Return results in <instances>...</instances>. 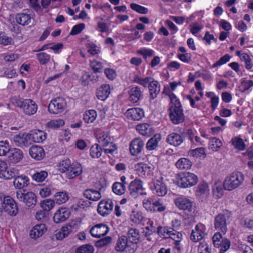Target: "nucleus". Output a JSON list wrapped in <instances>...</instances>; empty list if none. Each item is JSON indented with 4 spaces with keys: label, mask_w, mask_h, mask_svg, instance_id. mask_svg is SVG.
<instances>
[{
    "label": "nucleus",
    "mask_w": 253,
    "mask_h": 253,
    "mask_svg": "<svg viewBox=\"0 0 253 253\" xmlns=\"http://www.w3.org/2000/svg\"><path fill=\"white\" fill-rule=\"evenodd\" d=\"M130 7L133 10L141 14H146L148 11V10L147 8L136 3H131L130 4Z\"/></svg>",
    "instance_id": "nucleus-60"
},
{
    "label": "nucleus",
    "mask_w": 253,
    "mask_h": 253,
    "mask_svg": "<svg viewBox=\"0 0 253 253\" xmlns=\"http://www.w3.org/2000/svg\"><path fill=\"white\" fill-rule=\"evenodd\" d=\"M16 197L29 208H33L37 204L36 195L32 192H27L26 190L17 191Z\"/></svg>",
    "instance_id": "nucleus-5"
},
{
    "label": "nucleus",
    "mask_w": 253,
    "mask_h": 253,
    "mask_svg": "<svg viewBox=\"0 0 253 253\" xmlns=\"http://www.w3.org/2000/svg\"><path fill=\"white\" fill-rule=\"evenodd\" d=\"M161 140V135L156 134L151 138L146 144V148L149 150H153L158 146L159 142Z\"/></svg>",
    "instance_id": "nucleus-32"
},
{
    "label": "nucleus",
    "mask_w": 253,
    "mask_h": 253,
    "mask_svg": "<svg viewBox=\"0 0 253 253\" xmlns=\"http://www.w3.org/2000/svg\"><path fill=\"white\" fill-rule=\"evenodd\" d=\"M90 66L95 73H101L102 71L103 66L100 62L93 61L91 63Z\"/></svg>",
    "instance_id": "nucleus-59"
},
{
    "label": "nucleus",
    "mask_w": 253,
    "mask_h": 253,
    "mask_svg": "<svg viewBox=\"0 0 253 253\" xmlns=\"http://www.w3.org/2000/svg\"><path fill=\"white\" fill-rule=\"evenodd\" d=\"M244 179L242 172H233L225 178L223 184L224 189L228 191L234 190L243 184Z\"/></svg>",
    "instance_id": "nucleus-2"
},
{
    "label": "nucleus",
    "mask_w": 253,
    "mask_h": 253,
    "mask_svg": "<svg viewBox=\"0 0 253 253\" xmlns=\"http://www.w3.org/2000/svg\"><path fill=\"white\" fill-rule=\"evenodd\" d=\"M64 125V121L62 119L52 120L48 122L47 126L49 128H57Z\"/></svg>",
    "instance_id": "nucleus-55"
},
{
    "label": "nucleus",
    "mask_w": 253,
    "mask_h": 253,
    "mask_svg": "<svg viewBox=\"0 0 253 253\" xmlns=\"http://www.w3.org/2000/svg\"><path fill=\"white\" fill-rule=\"evenodd\" d=\"M176 184L181 188H186L195 185L198 181L197 176L189 172L179 173Z\"/></svg>",
    "instance_id": "nucleus-4"
},
{
    "label": "nucleus",
    "mask_w": 253,
    "mask_h": 253,
    "mask_svg": "<svg viewBox=\"0 0 253 253\" xmlns=\"http://www.w3.org/2000/svg\"><path fill=\"white\" fill-rule=\"evenodd\" d=\"M24 12L16 14L15 20L16 22L23 26L29 25L32 22V17L28 12H30L29 9H24Z\"/></svg>",
    "instance_id": "nucleus-12"
},
{
    "label": "nucleus",
    "mask_w": 253,
    "mask_h": 253,
    "mask_svg": "<svg viewBox=\"0 0 253 253\" xmlns=\"http://www.w3.org/2000/svg\"><path fill=\"white\" fill-rule=\"evenodd\" d=\"M152 189L155 191L156 194L159 196H163L167 192L166 185L160 180H157L154 182Z\"/></svg>",
    "instance_id": "nucleus-25"
},
{
    "label": "nucleus",
    "mask_w": 253,
    "mask_h": 253,
    "mask_svg": "<svg viewBox=\"0 0 253 253\" xmlns=\"http://www.w3.org/2000/svg\"><path fill=\"white\" fill-rule=\"evenodd\" d=\"M231 142L234 148L238 150L243 151L246 149V145L243 140L239 137L232 138Z\"/></svg>",
    "instance_id": "nucleus-35"
},
{
    "label": "nucleus",
    "mask_w": 253,
    "mask_h": 253,
    "mask_svg": "<svg viewBox=\"0 0 253 253\" xmlns=\"http://www.w3.org/2000/svg\"><path fill=\"white\" fill-rule=\"evenodd\" d=\"M40 63L42 65L47 64L50 60V56L45 52H41L36 54Z\"/></svg>",
    "instance_id": "nucleus-51"
},
{
    "label": "nucleus",
    "mask_w": 253,
    "mask_h": 253,
    "mask_svg": "<svg viewBox=\"0 0 253 253\" xmlns=\"http://www.w3.org/2000/svg\"><path fill=\"white\" fill-rule=\"evenodd\" d=\"M126 248V238L125 236H122L119 238L115 249L118 252H123Z\"/></svg>",
    "instance_id": "nucleus-43"
},
{
    "label": "nucleus",
    "mask_w": 253,
    "mask_h": 253,
    "mask_svg": "<svg viewBox=\"0 0 253 253\" xmlns=\"http://www.w3.org/2000/svg\"><path fill=\"white\" fill-rule=\"evenodd\" d=\"M212 242L216 248L220 247V253H224L230 247V241L227 238H223L220 233H215L212 237Z\"/></svg>",
    "instance_id": "nucleus-7"
},
{
    "label": "nucleus",
    "mask_w": 253,
    "mask_h": 253,
    "mask_svg": "<svg viewBox=\"0 0 253 253\" xmlns=\"http://www.w3.org/2000/svg\"><path fill=\"white\" fill-rule=\"evenodd\" d=\"M68 199V195L66 192H57L55 195V201L56 204L59 205L65 203Z\"/></svg>",
    "instance_id": "nucleus-42"
},
{
    "label": "nucleus",
    "mask_w": 253,
    "mask_h": 253,
    "mask_svg": "<svg viewBox=\"0 0 253 253\" xmlns=\"http://www.w3.org/2000/svg\"><path fill=\"white\" fill-rule=\"evenodd\" d=\"M71 161L69 159L62 160L59 166L58 169L61 172L69 171L71 166Z\"/></svg>",
    "instance_id": "nucleus-47"
},
{
    "label": "nucleus",
    "mask_w": 253,
    "mask_h": 253,
    "mask_svg": "<svg viewBox=\"0 0 253 253\" xmlns=\"http://www.w3.org/2000/svg\"><path fill=\"white\" fill-rule=\"evenodd\" d=\"M104 73L106 77L110 80H113L117 76L115 71L112 69L106 68L104 70Z\"/></svg>",
    "instance_id": "nucleus-64"
},
{
    "label": "nucleus",
    "mask_w": 253,
    "mask_h": 253,
    "mask_svg": "<svg viewBox=\"0 0 253 253\" xmlns=\"http://www.w3.org/2000/svg\"><path fill=\"white\" fill-rule=\"evenodd\" d=\"M17 169L14 168L9 169L7 168L2 172H0V178L4 179H10L16 176Z\"/></svg>",
    "instance_id": "nucleus-33"
},
{
    "label": "nucleus",
    "mask_w": 253,
    "mask_h": 253,
    "mask_svg": "<svg viewBox=\"0 0 253 253\" xmlns=\"http://www.w3.org/2000/svg\"><path fill=\"white\" fill-rule=\"evenodd\" d=\"M21 109H23L25 114L32 115L36 113L38 109V105L32 99H24V104Z\"/></svg>",
    "instance_id": "nucleus-14"
},
{
    "label": "nucleus",
    "mask_w": 253,
    "mask_h": 253,
    "mask_svg": "<svg viewBox=\"0 0 253 253\" xmlns=\"http://www.w3.org/2000/svg\"><path fill=\"white\" fill-rule=\"evenodd\" d=\"M13 141L17 146L28 147L33 142L30 133H20L13 137Z\"/></svg>",
    "instance_id": "nucleus-10"
},
{
    "label": "nucleus",
    "mask_w": 253,
    "mask_h": 253,
    "mask_svg": "<svg viewBox=\"0 0 253 253\" xmlns=\"http://www.w3.org/2000/svg\"><path fill=\"white\" fill-rule=\"evenodd\" d=\"M154 203L153 199L151 197L144 198L143 199L142 203L143 207L148 211L154 212L155 209H154Z\"/></svg>",
    "instance_id": "nucleus-46"
},
{
    "label": "nucleus",
    "mask_w": 253,
    "mask_h": 253,
    "mask_svg": "<svg viewBox=\"0 0 253 253\" xmlns=\"http://www.w3.org/2000/svg\"><path fill=\"white\" fill-rule=\"evenodd\" d=\"M171 105L169 108V116L170 121L175 125L182 123L185 120V116L179 100L173 94L170 95Z\"/></svg>",
    "instance_id": "nucleus-1"
},
{
    "label": "nucleus",
    "mask_w": 253,
    "mask_h": 253,
    "mask_svg": "<svg viewBox=\"0 0 253 253\" xmlns=\"http://www.w3.org/2000/svg\"><path fill=\"white\" fill-rule=\"evenodd\" d=\"M141 189V181L139 180H134L130 183L129 186L130 195L132 197L136 198Z\"/></svg>",
    "instance_id": "nucleus-27"
},
{
    "label": "nucleus",
    "mask_w": 253,
    "mask_h": 253,
    "mask_svg": "<svg viewBox=\"0 0 253 253\" xmlns=\"http://www.w3.org/2000/svg\"><path fill=\"white\" fill-rule=\"evenodd\" d=\"M144 142L138 138H134L129 145V152L132 156H136L142 151Z\"/></svg>",
    "instance_id": "nucleus-15"
},
{
    "label": "nucleus",
    "mask_w": 253,
    "mask_h": 253,
    "mask_svg": "<svg viewBox=\"0 0 253 253\" xmlns=\"http://www.w3.org/2000/svg\"><path fill=\"white\" fill-rule=\"evenodd\" d=\"M75 224V222L72 221L71 223H69L66 226L62 227L61 230L63 234V237H64V238L67 237L69 234L72 232V230Z\"/></svg>",
    "instance_id": "nucleus-52"
},
{
    "label": "nucleus",
    "mask_w": 253,
    "mask_h": 253,
    "mask_svg": "<svg viewBox=\"0 0 253 253\" xmlns=\"http://www.w3.org/2000/svg\"><path fill=\"white\" fill-rule=\"evenodd\" d=\"M108 226L103 223L96 224L90 230V233L92 236L96 238H100L106 235L109 232Z\"/></svg>",
    "instance_id": "nucleus-11"
},
{
    "label": "nucleus",
    "mask_w": 253,
    "mask_h": 253,
    "mask_svg": "<svg viewBox=\"0 0 253 253\" xmlns=\"http://www.w3.org/2000/svg\"><path fill=\"white\" fill-rule=\"evenodd\" d=\"M46 231L44 224H38L31 230L30 236L32 238L36 239L42 236Z\"/></svg>",
    "instance_id": "nucleus-18"
},
{
    "label": "nucleus",
    "mask_w": 253,
    "mask_h": 253,
    "mask_svg": "<svg viewBox=\"0 0 253 253\" xmlns=\"http://www.w3.org/2000/svg\"><path fill=\"white\" fill-rule=\"evenodd\" d=\"M55 202L51 199H46L42 201L41 204V208L44 211H49L54 207Z\"/></svg>",
    "instance_id": "nucleus-49"
},
{
    "label": "nucleus",
    "mask_w": 253,
    "mask_h": 253,
    "mask_svg": "<svg viewBox=\"0 0 253 253\" xmlns=\"http://www.w3.org/2000/svg\"><path fill=\"white\" fill-rule=\"evenodd\" d=\"M113 208V203L111 200L101 201L99 203V209H105L107 211L111 212Z\"/></svg>",
    "instance_id": "nucleus-50"
},
{
    "label": "nucleus",
    "mask_w": 253,
    "mask_h": 253,
    "mask_svg": "<svg viewBox=\"0 0 253 253\" xmlns=\"http://www.w3.org/2000/svg\"><path fill=\"white\" fill-rule=\"evenodd\" d=\"M13 42L11 37H7L2 33L0 34V43L4 45L11 44Z\"/></svg>",
    "instance_id": "nucleus-61"
},
{
    "label": "nucleus",
    "mask_w": 253,
    "mask_h": 253,
    "mask_svg": "<svg viewBox=\"0 0 253 253\" xmlns=\"http://www.w3.org/2000/svg\"><path fill=\"white\" fill-rule=\"evenodd\" d=\"M222 145L220 140L215 137L212 138L209 143V149L212 151H217Z\"/></svg>",
    "instance_id": "nucleus-41"
},
{
    "label": "nucleus",
    "mask_w": 253,
    "mask_h": 253,
    "mask_svg": "<svg viewBox=\"0 0 253 253\" xmlns=\"http://www.w3.org/2000/svg\"><path fill=\"white\" fill-rule=\"evenodd\" d=\"M136 129L143 136H150L154 133L153 127L147 123L137 125Z\"/></svg>",
    "instance_id": "nucleus-17"
},
{
    "label": "nucleus",
    "mask_w": 253,
    "mask_h": 253,
    "mask_svg": "<svg viewBox=\"0 0 253 253\" xmlns=\"http://www.w3.org/2000/svg\"><path fill=\"white\" fill-rule=\"evenodd\" d=\"M70 215V211L66 208H60L55 213L53 217L55 223H59L65 221Z\"/></svg>",
    "instance_id": "nucleus-13"
},
{
    "label": "nucleus",
    "mask_w": 253,
    "mask_h": 253,
    "mask_svg": "<svg viewBox=\"0 0 253 253\" xmlns=\"http://www.w3.org/2000/svg\"><path fill=\"white\" fill-rule=\"evenodd\" d=\"M113 191L117 195H122L126 191L125 185L121 182H116L112 186Z\"/></svg>",
    "instance_id": "nucleus-39"
},
{
    "label": "nucleus",
    "mask_w": 253,
    "mask_h": 253,
    "mask_svg": "<svg viewBox=\"0 0 253 253\" xmlns=\"http://www.w3.org/2000/svg\"><path fill=\"white\" fill-rule=\"evenodd\" d=\"M231 215V212L226 211L223 213L217 214L214 218V227L217 231H221L224 234L227 231V221Z\"/></svg>",
    "instance_id": "nucleus-6"
},
{
    "label": "nucleus",
    "mask_w": 253,
    "mask_h": 253,
    "mask_svg": "<svg viewBox=\"0 0 253 253\" xmlns=\"http://www.w3.org/2000/svg\"><path fill=\"white\" fill-rule=\"evenodd\" d=\"M112 241V238L107 236L95 242V246L98 248H101L109 244Z\"/></svg>",
    "instance_id": "nucleus-53"
},
{
    "label": "nucleus",
    "mask_w": 253,
    "mask_h": 253,
    "mask_svg": "<svg viewBox=\"0 0 253 253\" xmlns=\"http://www.w3.org/2000/svg\"><path fill=\"white\" fill-rule=\"evenodd\" d=\"M129 101L132 103H137L142 96L140 88L138 86L132 87L129 91Z\"/></svg>",
    "instance_id": "nucleus-24"
},
{
    "label": "nucleus",
    "mask_w": 253,
    "mask_h": 253,
    "mask_svg": "<svg viewBox=\"0 0 253 253\" xmlns=\"http://www.w3.org/2000/svg\"><path fill=\"white\" fill-rule=\"evenodd\" d=\"M166 141L175 147L179 146L183 141L182 136L177 133L172 132L168 135Z\"/></svg>",
    "instance_id": "nucleus-19"
},
{
    "label": "nucleus",
    "mask_w": 253,
    "mask_h": 253,
    "mask_svg": "<svg viewBox=\"0 0 253 253\" xmlns=\"http://www.w3.org/2000/svg\"><path fill=\"white\" fill-rule=\"evenodd\" d=\"M94 249L90 244H85L80 246L75 250V253H93Z\"/></svg>",
    "instance_id": "nucleus-40"
},
{
    "label": "nucleus",
    "mask_w": 253,
    "mask_h": 253,
    "mask_svg": "<svg viewBox=\"0 0 253 253\" xmlns=\"http://www.w3.org/2000/svg\"><path fill=\"white\" fill-rule=\"evenodd\" d=\"M195 230H193L190 235V239L193 242H197L203 238V233L199 230V227L197 225L195 228Z\"/></svg>",
    "instance_id": "nucleus-37"
},
{
    "label": "nucleus",
    "mask_w": 253,
    "mask_h": 253,
    "mask_svg": "<svg viewBox=\"0 0 253 253\" xmlns=\"http://www.w3.org/2000/svg\"><path fill=\"white\" fill-rule=\"evenodd\" d=\"M102 149L97 144L93 145L90 149V154L93 158H98L101 156Z\"/></svg>",
    "instance_id": "nucleus-45"
},
{
    "label": "nucleus",
    "mask_w": 253,
    "mask_h": 253,
    "mask_svg": "<svg viewBox=\"0 0 253 253\" xmlns=\"http://www.w3.org/2000/svg\"><path fill=\"white\" fill-rule=\"evenodd\" d=\"M29 153L31 157L38 161L41 160L45 156V152L43 149L38 146H33L29 150Z\"/></svg>",
    "instance_id": "nucleus-16"
},
{
    "label": "nucleus",
    "mask_w": 253,
    "mask_h": 253,
    "mask_svg": "<svg viewBox=\"0 0 253 253\" xmlns=\"http://www.w3.org/2000/svg\"><path fill=\"white\" fill-rule=\"evenodd\" d=\"M110 94V86L109 84H102L96 91L97 98L102 101L105 100Z\"/></svg>",
    "instance_id": "nucleus-21"
},
{
    "label": "nucleus",
    "mask_w": 253,
    "mask_h": 253,
    "mask_svg": "<svg viewBox=\"0 0 253 253\" xmlns=\"http://www.w3.org/2000/svg\"><path fill=\"white\" fill-rule=\"evenodd\" d=\"M153 78L151 77H147L145 78H141L136 75L134 78L133 82L139 84L144 87H146L147 85L150 84L153 81Z\"/></svg>",
    "instance_id": "nucleus-38"
},
{
    "label": "nucleus",
    "mask_w": 253,
    "mask_h": 253,
    "mask_svg": "<svg viewBox=\"0 0 253 253\" xmlns=\"http://www.w3.org/2000/svg\"><path fill=\"white\" fill-rule=\"evenodd\" d=\"M48 212L43 210V211L41 210L38 211L37 212L35 217L36 219L38 220L44 221L48 220Z\"/></svg>",
    "instance_id": "nucleus-56"
},
{
    "label": "nucleus",
    "mask_w": 253,
    "mask_h": 253,
    "mask_svg": "<svg viewBox=\"0 0 253 253\" xmlns=\"http://www.w3.org/2000/svg\"><path fill=\"white\" fill-rule=\"evenodd\" d=\"M143 218L142 213L140 212L133 211L132 214L130 215V220L135 224L140 223L142 221Z\"/></svg>",
    "instance_id": "nucleus-54"
},
{
    "label": "nucleus",
    "mask_w": 253,
    "mask_h": 253,
    "mask_svg": "<svg viewBox=\"0 0 253 253\" xmlns=\"http://www.w3.org/2000/svg\"><path fill=\"white\" fill-rule=\"evenodd\" d=\"M175 204L180 210L187 211L190 213H195L196 207L195 204L189 199L184 197H180L175 200Z\"/></svg>",
    "instance_id": "nucleus-9"
},
{
    "label": "nucleus",
    "mask_w": 253,
    "mask_h": 253,
    "mask_svg": "<svg viewBox=\"0 0 253 253\" xmlns=\"http://www.w3.org/2000/svg\"><path fill=\"white\" fill-rule=\"evenodd\" d=\"M8 157L9 161L12 163L20 162L23 158V154L21 150L17 148H11Z\"/></svg>",
    "instance_id": "nucleus-26"
},
{
    "label": "nucleus",
    "mask_w": 253,
    "mask_h": 253,
    "mask_svg": "<svg viewBox=\"0 0 253 253\" xmlns=\"http://www.w3.org/2000/svg\"><path fill=\"white\" fill-rule=\"evenodd\" d=\"M10 150V146L7 141H0V156H6Z\"/></svg>",
    "instance_id": "nucleus-44"
},
{
    "label": "nucleus",
    "mask_w": 253,
    "mask_h": 253,
    "mask_svg": "<svg viewBox=\"0 0 253 253\" xmlns=\"http://www.w3.org/2000/svg\"><path fill=\"white\" fill-rule=\"evenodd\" d=\"M66 106V102L62 97L52 99L48 106V110L51 114H57L62 112Z\"/></svg>",
    "instance_id": "nucleus-8"
},
{
    "label": "nucleus",
    "mask_w": 253,
    "mask_h": 253,
    "mask_svg": "<svg viewBox=\"0 0 253 253\" xmlns=\"http://www.w3.org/2000/svg\"><path fill=\"white\" fill-rule=\"evenodd\" d=\"M14 178L13 184L19 190H25L23 188L27 186L29 184V179L25 175L16 176Z\"/></svg>",
    "instance_id": "nucleus-22"
},
{
    "label": "nucleus",
    "mask_w": 253,
    "mask_h": 253,
    "mask_svg": "<svg viewBox=\"0 0 253 253\" xmlns=\"http://www.w3.org/2000/svg\"><path fill=\"white\" fill-rule=\"evenodd\" d=\"M83 194L86 198L92 201H98L101 197L99 191L92 189H85Z\"/></svg>",
    "instance_id": "nucleus-30"
},
{
    "label": "nucleus",
    "mask_w": 253,
    "mask_h": 253,
    "mask_svg": "<svg viewBox=\"0 0 253 253\" xmlns=\"http://www.w3.org/2000/svg\"><path fill=\"white\" fill-rule=\"evenodd\" d=\"M1 205L3 211L9 216H16L19 212L17 202L9 196L0 197Z\"/></svg>",
    "instance_id": "nucleus-3"
},
{
    "label": "nucleus",
    "mask_w": 253,
    "mask_h": 253,
    "mask_svg": "<svg viewBox=\"0 0 253 253\" xmlns=\"http://www.w3.org/2000/svg\"><path fill=\"white\" fill-rule=\"evenodd\" d=\"M48 173L46 171H41L36 172L32 175L33 180L37 182H40L43 181L47 177Z\"/></svg>",
    "instance_id": "nucleus-48"
},
{
    "label": "nucleus",
    "mask_w": 253,
    "mask_h": 253,
    "mask_svg": "<svg viewBox=\"0 0 253 253\" xmlns=\"http://www.w3.org/2000/svg\"><path fill=\"white\" fill-rule=\"evenodd\" d=\"M139 238V231L135 228H130L127 231V247L128 243L136 244L137 240Z\"/></svg>",
    "instance_id": "nucleus-31"
},
{
    "label": "nucleus",
    "mask_w": 253,
    "mask_h": 253,
    "mask_svg": "<svg viewBox=\"0 0 253 253\" xmlns=\"http://www.w3.org/2000/svg\"><path fill=\"white\" fill-rule=\"evenodd\" d=\"M192 165V162L185 158L180 159L175 164L176 167L180 169H188L191 168Z\"/></svg>",
    "instance_id": "nucleus-34"
},
{
    "label": "nucleus",
    "mask_w": 253,
    "mask_h": 253,
    "mask_svg": "<svg viewBox=\"0 0 253 253\" xmlns=\"http://www.w3.org/2000/svg\"><path fill=\"white\" fill-rule=\"evenodd\" d=\"M86 46L87 48V51L92 55L97 54L100 51L98 49L96 48L97 46L93 43H87Z\"/></svg>",
    "instance_id": "nucleus-62"
},
{
    "label": "nucleus",
    "mask_w": 253,
    "mask_h": 253,
    "mask_svg": "<svg viewBox=\"0 0 253 253\" xmlns=\"http://www.w3.org/2000/svg\"><path fill=\"white\" fill-rule=\"evenodd\" d=\"M230 59V56H229L228 54H225L221 58H220L218 61L213 64L212 67L213 68H215L217 66L222 65L228 62Z\"/></svg>",
    "instance_id": "nucleus-63"
},
{
    "label": "nucleus",
    "mask_w": 253,
    "mask_h": 253,
    "mask_svg": "<svg viewBox=\"0 0 253 253\" xmlns=\"http://www.w3.org/2000/svg\"><path fill=\"white\" fill-rule=\"evenodd\" d=\"M30 134L33 142H42L46 139V134L40 130H34L30 131Z\"/></svg>",
    "instance_id": "nucleus-28"
},
{
    "label": "nucleus",
    "mask_w": 253,
    "mask_h": 253,
    "mask_svg": "<svg viewBox=\"0 0 253 253\" xmlns=\"http://www.w3.org/2000/svg\"><path fill=\"white\" fill-rule=\"evenodd\" d=\"M144 116V112L139 108L127 109V118L133 121H139Z\"/></svg>",
    "instance_id": "nucleus-20"
},
{
    "label": "nucleus",
    "mask_w": 253,
    "mask_h": 253,
    "mask_svg": "<svg viewBox=\"0 0 253 253\" xmlns=\"http://www.w3.org/2000/svg\"><path fill=\"white\" fill-rule=\"evenodd\" d=\"M85 28L84 23H80L73 26L69 34L70 35H78Z\"/></svg>",
    "instance_id": "nucleus-57"
},
{
    "label": "nucleus",
    "mask_w": 253,
    "mask_h": 253,
    "mask_svg": "<svg viewBox=\"0 0 253 253\" xmlns=\"http://www.w3.org/2000/svg\"><path fill=\"white\" fill-rule=\"evenodd\" d=\"M148 88L150 98L152 99L156 98L160 91V85L158 81H155L153 79L152 82L149 84Z\"/></svg>",
    "instance_id": "nucleus-29"
},
{
    "label": "nucleus",
    "mask_w": 253,
    "mask_h": 253,
    "mask_svg": "<svg viewBox=\"0 0 253 253\" xmlns=\"http://www.w3.org/2000/svg\"><path fill=\"white\" fill-rule=\"evenodd\" d=\"M10 102L15 106L22 108L24 104V99L20 98L19 96H14L11 98Z\"/></svg>",
    "instance_id": "nucleus-58"
},
{
    "label": "nucleus",
    "mask_w": 253,
    "mask_h": 253,
    "mask_svg": "<svg viewBox=\"0 0 253 253\" xmlns=\"http://www.w3.org/2000/svg\"><path fill=\"white\" fill-rule=\"evenodd\" d=\"M82 172L83 169L81 165L78 162L73 163L70 166L68 177L69 179H72L80 175Z\"/></svg>",
    "instance_id": "nucleus-23"
},
{
    "label": "nucleus",
    "mask_w": 253,
    "mask_h": 253,
    "mask_svg": "<svg viewBox=\"0 0 253 253\" xmlns=\"http://www.w3.org/2000/svg\"><path fill=\"white\" fill-rule=\"evenodd\" d=\"M174 231L173 228H171L168 227H163L159 226L157 228V233L160 236H163L164 238H168L169 237L171 232Z\"/></svg>",
    "instance_id": "nucleus-36"
}]
</instances>
